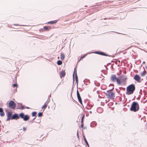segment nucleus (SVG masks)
I'll list each match as a JSON object with an SVG mask.
<instances>
[{
	"label": "nucleus",
	"instance_id": "nucleus-1",
	"mask_svg": "<svg viewBox=\"0 0 147 147\" xmlns=\"http://www.w3.org/2000/svg\"><path fill=\"white\" fill-rule=\"evenodd\" d=\"M20 117L21 118L23 119L24 121H27L29 119V117L28 115H25L24 113H20L19 116L16 113L13 114L11 117V119H19Z\"/></svg>",
	"mask_w": 147,
	"mask_h": 147
},
{
	"label": "nucleus",
	"instance_id": "nucleus-2",
	"mask_svg": "<svg viewBox=\"0 0 147 147\" xmlns=\"http://www.w3.org/2000/svg\"><path fill=\"white\" fill-rule=\"evenodd\" d=\"M135 90V86L134 84L129 85L126 88V94L130 95L133 93Z\"/></svg>",
	"mask_w": 147,
	"mask_h": 147
},
{
	"label": "nucleus",
	"instance_id": "nucleus-3",
	"mask_svg": "<svg viewBox=\"0 0 147 147\" xmlns=\"http://www.w3.org/2000/svg\"><path fill=\"white\" fill-rule=\"evenodd\" d=\"M139 109V105L137 102H134L131 105L130 110L131 111L136 112Z\"/></svg>",
	"mask_w": 147,
	"mask_h": 147
},
{
	"label": "nucleus",
	"instance_id": "nucleus-4",
	"mask_svg": "<svg viewBox=\"0 0 147 147\" xmlns=\"http://www.w3.org/2000/svg\"><path fill=\"white\" fill-rule=\"evenodd\" d=\"M111 80L113 82H115L116 81L117 83L119 85L122 84V82L118 78H117L115 75H112L111 78Z\"/></svg>",
	"mask_w": 147,
	"mask_h": 147
},
{
	"label": "nucleus",
	"instance_id": "nucleus-5",
	"mask_svg": "<svg viewBox=\"0 0 147 147\" xmlns=\"http://www.w3.org/2000/svg\"><path fill=\"white\" fill-rule=\"evenodd\" d=\"M107 98L113 99L115 97V93L113 92L111 90L107 91L106 94Z\"/></svg>",
	"mask_w": 147,
	"mask_h": 147
},
{
	"label": "nucleus",
	"instance_id": "nucleus-6",
	"mask_svg": "<svg viewBox=\"0 0 147 147\" xmlns=\"http://www.w3.org/2000/svg\"><path fill=\"white\" fill-rule=\"evenodd\" d=\"M8 105L9 107L12 109H14L16 107V104L14 102L12 101L11 100L9 101Z\"/></svg>",
	"mask_w": 147,
	"mask_h": 147
},
{
	"label": "nucleus",
	"instance_id": "nucleus-7",
	"mask_svg": "<svg viewBox=\"0 0 147 147\" xmlns=\"http://www.w3.org/2000/svg\"><path fill=\"white\" fill-rule=\"evenodd\" d=\"M134 79L138 82H141V78L138 75L136 74L134 76Z\"/></svg>",
	"mask_w": 147,
	"mask_h": 147
},
{
	"label": "nucleus",
	"instance_id": "nucleus-8",
	"mask_svg": "<svg viewBox=\"0 0 147 147\" xmlns=\"http://www.w3.org/2000/svg\"><path fill=\"white\" fill-rule=\"evenodd\" d=\"M12 113L11 112H8L7 113V118L6 119L7 121H8L11 119Z\"/></svg>",
	"mask_w": 147,
	"mask_h": 147
},
{
	"label": "nucleus",
	"instance_id": "nucleus-9",
	"mask_svg": "<svg viewBox=\"0 0 147 147\" xmlns=\"http://www.w3.org/2000/svg\"><path fill=\"white\" fill-rule=\"evenodd\" d=\"M77 96L79 102L81 104H82V100L80 96V93L78 90L77 91Z\"/></svg>",
	"mask_w": 147,
	"mask_h": 147
},
{
	"label": "nucleus",
	"instance_id": "nucleus-10",
	"mask_svg": "<svg viewBox=\"0 0 147 147\" xmlns=\"http://www.w3.org/2000/svg\"><path fill=\"white\" fill-rule=\"evenodd\" d=\"M66 74V73L65 71H61L60 73V78H62L64 77Z\"/></svg>",
	"mask_w": 147,
	"mask_h": 147
},
{
	"label": "nucleus",
	"instance_id": "nucleus-11",
	"mask_svg": "<svg viewBox=\"0 0 147 147\" xmlns=\"http://www.w3.org/2000/svg\"><path fill=\"white\" fill-rule=\"evenodd\" d=\"M49 101L47 100L44 103V105L42 106V109H45L46 107H47V105L48 104Z\"/></svg>",
	"mask_w": 147,
	"mask_h": 147
},
{
	"label": "nucleus",
	"instance_id": "nucleus-12",
	"mask_svg": "<svg viewBox=\"0 0 147 147\" xmlns=\"http://www.w3.org/2000/svg\"><path fill=\"white\" fill-rule=\"evenodd\" d=\"M45 31H48L50 30L51 28L50 26H45L43 27Z\"/></svg>",
	"mask_w": 147,
	"mask_h": 147
},
{
	"label": "nucleus",
	"instance_id": "nucleus-13",
	"mask_svg": "<svg viewBox=\"0 0 147 147\" xmlns=\"http://www.w3.org/2000/svg\"><path fill=\"white\" fill-rule=\"evenodd\" d=\"M96 54H99L105 56H107V55L105 53H104L101 52H98L97 51L96 52Z\"/></svg>",
	"mask_w": 147,
	"mask_h": 147
},
{
	"label": "nucleus",
	"instance_id": "nucleus-14",
	"mask_svg": "<svg viewBox=\"0 0 147 147\" xmlns=\"http://www.w3.org/2000/svg\"><path fill=\"white\" fill-rule=\"evenodd\" d=\"M57 20H55L54 21H51L48 22L47 23L50 24H55L57 23Z\"/></svg>",
	"mask_w": 147,
	"mask_h": 147
},
{
	"label": "nucleus",
	"instance_id": "nucleus-15",
	"mask_svg": "<svg viewBox=\"0 0 147 147\" xmlns=\"http://www.w3.org/2000/svg\"><path fill=\"white\" fill-rule=\"evenodd\" d=\"M76 72V80L77 81V73H76V68H75L74 69V72L73 74V76L74 77V75L75 74V73Z\"/></svg>",
	"mask_w": 147,
	"mask_h": 147
},
{
	"label": "nucleus",
	"instance_id": "nucleus-16",
	"mask_svg": "<svg viewBox=\"0 0 147 147\" xmlns=\"http://www.w3.org/2000/svg\"><path fill=\"white\" fill-rule=\"evenodd\" d=\"M127 79V78L126 77H125L123 79V81L121 82H122V84L123 82H124V85H125V84L126 81Z\"/></svg>",
	"mask_w": 147,
	"mask_h": 147
},
{
	"label": "nucleus",
	"instance_id": "nucleus-17",
	"mask_svg": "<svg viewBox=\"0 0 147 147\" xmlns=\"http://www.w3.org/2000/svg\"><path fill=\"white\" fill-rule=\"evenodd\" d=\"M65 56L64 54H62L61 55V59L62 60H64L65 59Z\"/></svg>",
	"mask_w": 147,
	"mask_h": 147
},
{
	"label": "nucleus",
	"instance_id": "nucleus-18",
	"mask_svg": "<svg viewBox=\"0 0 147 147\" xmlns=\"http://www.w3.org/2000/svg\"><path fill=\"white\" fill-rule=\"evenodd\" d=\"M146 74V71H144L143 72H142L141 74V75L142 76H144Z\"/></svg>",
	"mask_w": 147,
	"mask_h": 147
},
{
	"label": "nucleus",
	"instance_id": "nucleus-19",
	"mask_svg": "<svg viewBox=\"0 0 147 147\" xmlns=\"http://www.w3.org/2000/svg\"><path fill=\"white\" fill-rule=\"evenodd\" d=\"M62 63V62L60 60H59L57 62V64L59 65H60Z\"/></svg>",
	"mask_w": 147,
	"mask_h": 147
},
{
	"label": "nucleus",
	"instance_id": "nucleus-20",
	"mask_svg": "<svg viewBox=\"0 0 147 147\" xmlns=\"http://www.w3.org/2000/svg\"><path fill=\"white\" fill-rule=\"evenodd\" d=\"M36 114H37V113L36 112H33L32 113V117L35 116Z\"/></svg>",
	"mask_w": 147,
	"mask_h": 147
},
{
	"label": "nucleus",
	"instance_id": "nucleus-21",
	"mask_svg": "<svg viewBox=\"0 0 147 147\" xmlns=\"http://www.w3.org/2000/svg\"><path fill=\"white\" fill-rule=\"evenodd\" d=\"M0 115L1 116H2V117H3L4 116L5 113L3 111L2 112H1V113H0Z\"/></svg>",
	"mask_w": 147,
	"mask_h": 147
},
{
	"label": "nucleus",
	"instance_id": "nucleus-22",
	"mask_svg": "<svg viewBox=\"0 0 147 147\" xmlns=\"http://www.w3.org/2000/svg\"><path fill=\"white\" fill-rule=\"evenodd\" d=\"M17 86H18V85H17V84H16V83L12 84V87L13 88H15L16 87H17Z\"/></svg>",
	"mask_w": 147,
	"mask_h": 147
},
{
	"label": "nucleus",
	"instance_id": "nucleus-23",
	"mask_svg": "<svg viewBox=\"0 0 147 147\" xmlns=\"http://www.w3.org/2000/svg\"><path fill=\"white\" fill-rule=\"evenodd\" d=\"M38 116L39 117H41L42 115V113L41 112L39 113L38 114Z\"/></svg>",
	"mask_w": 147,
	"mask_h": 147
},
{
	"label": "nucleus",
	"instance_id": "nucleus-24",
	"mask_svg": "<svg viewBox=\"0 0 147 147\" xmlns=\"http://www.w3.org/2000/svg\"><path fill=\"white\" fill-rule=\"evenodd\" d=\"M86 56V55H84V56H82V57H81L80 58V60H79V61H80L81 60H82V59L83 58H84L85 57V56Z\"/></svg>",
	"mask_w": 147,
	"mask_h": 147
},
{
	"label": "nucleus",
	"instance_id": "nucleus-25",
	"mask_svg": "<svg viewBox=\"0 0 147 147\" xmlns=\"http://www.w3.org/2000/svg\"><path fill=\"white\" fill-rule=\"evenodd\" d=\"M84 141L85 142L86 145L88 146H89V144H88V142L87 141V140H86H86H84Z\"/></svg>",
	"mask_w": 147,
	"mask_h": 147
},
{
	"label": "nucleus",
	"instance_id": "nucleus-26",
	"mask_svg": "<svg viewBox=\"0 0 147 147\" xmlns=\"http://www.w3.org/2000/svg\"><path fill=\"white\" fill-rule=\"evenodd\" d=\"M3 111V109L2 108L0 107V113L2 112Z\"/></svg>",
	"mask_w": 147,
	"mask_h": 147
},
{
	"label": "nucleus",
	"instance_id": "nucleus-27",
	"mask_svg": "<svg viewBox=\"0 0 147 147\" xmlns=\"http://www.w3.org/2000/svg\"><path fill=\"white\" fill-rule=\"evenodd\" d=\"M122 3L121 4V5H122V4H125L126 3V1H123Z\"/></svg>",
	"mask_w": 147,
	"mask_h": 147
},
{
	"label": "nucleus",
	"instance_id": "nucleus-28",
	"mask_svg": "<svg viewBox=\"0 0 147 147\" xmlns=\"http://www.w3.org/2000/svg\"><path fill=\"white\" fill-rule=\"evenodd\" d=\"M26 128L25 127H24L23 128V130L24 131H25L26 130Z\"/></svg>",
	"mask_w": 147,
	"mask_h": 147
},
{
	"label": "nucleus",
	"instance_id": "nucleus-29",
	"mask_svg": "<svg viewBox=\"0 0 147 147\" xmlns=\"http://www.w3.org/2000/svg\"><path fill=\"white\" fill-rule=\"evenodd\" d=\"M84 115H83V116H82V119L83 120H84Z\"/></svg>",
	"mask_w": 147,
	"mask_h": 147
},
{
	"label": "nucleus",
	"instance_id": "nucleus-30",
	"mask_svg": "<svg viewBox=\"0 0 147 147\" xmlns=\"http://www.w3.org/2000/svg\"><path fill=\"white\" fill-rule=\"evenodd\" d=\"M83 138H84V140H86V137H85V136L84 135H83Z\"/></svg>",
	"mask_w": 147,
	"mask_h": 147
},
{
	"label": "nucleus",
	"instance_id": "nucleus-31",
	"mask_svg": "<svg viewBox=\"0 0 147 147\" xmlns=\"http://www.w3.org/2000/svg\"><path fill=\"white\" fill-rule=\"evenodd\" d=\"M84 127V123H82L81 125V127L82 128H83Z\"/></svg>",
	"mask_w": 147,
	"mask_h": 147
},
{
	"label": "nucleus",
	"instance_id": "nucleus-32",
	"mask_svg": "<svg viewBox=\"0 0 147 147\" xmlns=\"http://www.w3.org/2000/svg\"><path fill=\"white\" fill-rule=\"evenodd\" d=\"M84 121V120H83L82 119L81 120V123H84L83 122Z\"/></svg>",
	"mask_w": 147,
	"mask_h": 147
},
{
	"label": "nucleus",
	"instance_id": "nucleus-33",
	"mask_svg": "<svg viewBox=\"0 0 147 147\" xmlns=\"http://www.w3.org/2000/svg\"><path fill=\"white\" fill-rule=\"evenodd\" d=\"M117 2L118 3H121V2H120V1H119V0H118V1H117Z\"/></svg>",
	"mask_w": 147,
	"mask_h": 147
},
{
	"label": "nucleus",
	"instance_id": "nucleus-34",
	"mask_svg": "<svg viewBox=\"0 0 147 147\" xmlns=\"http://www.w3.org/2000/svg\"><path fill=\"white\" fill-rule=\"evenodd\" d=\"M21 109H24V107L23 106H22L21 107Z\"/></svg>",
	"mask_w": 147,
	"mask_h": 147
},
{
	"label": "nucleus",
	"instance_id": "nucleus-35",
	"mask_svg": "<svg viewBox=\"0 0 147 147\" xmlns=\"http://www.w3.org/2000/svg\"><path fill=\"white\" fill-rule=\"evenodd\" d=\"M36 118V117H35L33 119V120H34V119Z\"/></svg>",
	"mask_w": 147,
	"mask_h": 147
}]
</instances>
